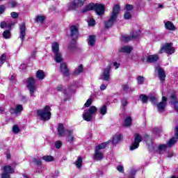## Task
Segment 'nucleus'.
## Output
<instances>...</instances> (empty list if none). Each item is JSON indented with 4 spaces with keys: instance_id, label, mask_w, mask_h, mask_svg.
<instances>
[{
    "instance_id": "nucleus-1",
    "label": "nucleus",
    "mask_w": 178,
    "mask_h": 178,
    "mask_svg": "<svg viewBox=\"0 0 178 178\" xmlns=\"http://www.w3.org/2000/svg\"><path fill=\"white\" fill-rule=\"evenodd\" d=\"M88 10H95L98 16H102V15L105 13V6L99 3H89L82 10V13H86V12H88Z\"/></svg>"
},
{
    "instance_id": "nucleus-2",
    "label": "nucleus",
    "mask_w": 178,
    "mask_h": 178,
    "mask_svg": "<svg viewBox=\"0 0 178 178\" xmlns=\"http://www.w3.org/2000/svg\"><path fill=\"white\" fill-rule=\"evenodd\" d=\"M120 11V7L119 5H115L113 8V11L110 15V18L104 22V26L106 29H109L113 26L114 23L116 22V19H118V15H119Z\"/></svg>"
},
{
    "instance_id": "nucleus-3",
    "label": "nucleus",
    "mask_w": 178,
    "mask_h": 178,
    "mask_svg": "<svg viewBox=\"0 0 178 178\" xmlns=\"http://www.w3.org/2000/svg\"><path fill=\"white\" fill-rule=\"evenodd\" d=\"M37 115L40 120H49L51 119V107L46 106L43 109L38 110Z\"/></svg>"
},
{
    "instance_id": "nucleus-4",
    "label": "nucleus",
    "mask_w": 178,
    "mask_h": 178,
    "mask_svg": "<svg viewBox=\"0 0 178 178\" xmlns=\"http://www.w3.org/2000/svg\"><path fill=\"white\" fill-rule=\"evenodd\" d=\"M97 108L95 106H91L89 109L85 110L83 113V118L86 122H91L92 117L97 113Z\"/></svg>"
},
{
    "instance_id": "nucleus-5",
    "label": "nucleus",
    "mask_w": 178,
    "mask_h": 178,
    "mask_svg": "<svg viewBox=\"0 0 178 178\" xmlns=\"http://www.w3.org/2000/svg\"><path fill=\"white\" fill-rule=\"evenodd\" d=\"M26 87L29 91L30 97L34 98L35 95L34 92H35V79L33 77H30L26 81Z\"/></svg>"
},
{
    "instance_id": "nucleus-6",
    "label": "nucleus",
    "mask_w": 178,
    "mask_h": 178,
    "mask_svg": "<svg viewBox=\"0 0 178 178\" xmlns=\"http://www.w3.org/2000/svg\"><path fill=\"white\" fill-rule=\"evenodd\" d=\"M175 47L172 46L171 43H165L161 47L159 54H163V52H165L168 55H172L175 54Z\"/></svg>"
},
{
    "instance_id": "nucleus-7",
    "label": "nucleus",
    "mask_w": 178,
    "mask_h": 178,
    "mask_svg": "<svg viewBox=\"0 0 178 178\" xmlns=\"http://www.w3.org/2000/svg\"><path fill=\"white\" fill-rule=\"evenodd\" d=\"M111 69H112L111 65H108L106 68H104L99 76V80L111 81Z\"/></svg>"
},
{
    "instance_id": "nucleus-8",
    "label": "nucleus",
    "mask_w": 178,
    "mask_h": 178,
    "mask_svg": "<svg viewBox=\"0 0 178 178\" xmlns=\"http://www.w3.org/2000/svg\"><path fill=\"white\" fill-rule=\"evenodd\" d=\"M143 141V137L141 135L138 134H136L134 135V141L130 147V151H134V149H137L138 147H140V143Z\"/></svg>"
},
{
    "instance_id": "nucleus-9",
    "label": "nucleus",
    "mask_w": 178,
    "mask_h": 178,
    "mask_svg": "<svg viewBox=\"0 0 178 178\" xmlns=\"http://www.w3.org/2000/svg\"><path fill=\"white\" fill-rule=\"evenodd\" d=\"M177 140H176V138L173 137L167 143V145H159V151L161 154V152H163L166 151V149L168 147H172V145H175Z\"/></svg>"
},
{
    "instance_id": "nucleus-10",
    "label": "nucleus",
    "mask_w": 178,
    "mask_h": 178,
    "mask_svg": "<svg viewBox=\"0 0 178 178\" xmlns=\"http://www.w3.org/2000/svg\"><path fill=\"white\" fill-rule=\"evenodd\" d=\"M140 30L133 31L130 33V35H122L121 40L125 42H127V41H131V40H134V38H137V37L140 35Z\"/></svg>"
},
{
    "instance_id": "nucleus-11",
    "label": "nucleus",
    "mask_w": 178,
    "mask_h": 178,
    "mask_svg": "<svg viewBox=\"0 0 178 178\" xmlns=\"http://www.w3.org/2000/svg\"><path fill=\"white\" fill-rule=\"evenodd\" d=\"M65 137L67 143H70V144H72V143L76 141V138L74 137V132L73 131V129H67Z\"/></svg>"
},
{
    "instance_id": "nucleus-12",
    "label": "nucleus",
    "mask_w": 178,
    "mask_h": 178,
    "mask_svg": "<svg viewBox=\"0 0 178 178\" xmlns=\"http://www.w3.org/2000/svg\"><path fill=\"white\" fill-rule=\"evenodd\" d=\"M166 97L163 96L162 97V102L156 104L158 111L160 113H162V112H165V108H166Z\"/></svg>"
},
{
    "instance_id": "nucleus-13",
    "label": "nucleus",
    "mask_w": 178,
    "mask_h": 178,
    "mask_svg": "<svg viewBox=\"0 0 178 178\" xmlns=\"http://www.w3.org/2000/svg\"><path fill=\"white\" fill-rule=\"evenodd\" d=\"M16 167V163H13L11 165H6L2 168L3 173L6 175H10L11 173H15V168Z\"/></svg>"
},
{
    "instance_id": "nucleus-14",
    "label": "nucleus",
    "mask_w": 178,
    "mask_h": 178,
    "mask_svg": "<svg viewBox=\"0 0 178 178\" xmlns=\"http://www.w3.org/2000/svg\"><path fill=\"white\" fill-rule=\"evenodd\" d=\"M19 38L22 41V42H23V41H24V38L26 37V24L24 22L22 23L19 25Z\"/></svg>"
},
{
    "instance_id": "nucleus-15",
    "label": "nucleus",
    "mask_w": 178,
    "mask_h": 178,
    "mask_svg": "<svg viewBox=\"0 0 178 178\" xmlns=\"http://www.w3.org/2000/svg\"><path fill=\"white\" fill-rule=\"evenodd\" d=\"M155 67L156 70L158 72L159 78L160 79L161 81H165V78L166 77L165 71H163V70L159 65H156Z\"/></svg>"
},
{
    "instance_id": "nucleus-16",
    "label": "nucleus",
    "mask_w": 178,
    "mask_h": 178,
    "mask_svg": "<svg viewBox=\"0 0 178 178\" xmlns=\"http://www.w3.org/2000/svg\"><path fill=\"white\" fill-rule=\"evenodd\" d=\"M70 35L74 40L79 36V29L76 25H72L70 27Z\"/></svg>"
},
{
    "instance_id": "nucleus-17",
    "label": "nucleus",
    "mask_w": 178,
    "mask_h": 178,
    "mask_svg": "<svg viewBox=\"0 0 178 178\" xmlns=\"http://www.w3.org/2000/svg\"><path fill=\"white\" fill-rule=\"evenodd\" d=\"M57 130L60 137H65V136H66L67 129H65V125H63V124H58Z\"/></svg>"
},
{
    "instance_id": "nucleus-18",
    "label": "nucleus",
    "mask_w": 178,
    "mask_h": 178,
    "mask_svg": "<svg viewBox=\"0 0 178 178\" xmlns=\"http://www.w3.org/2000/svg\"><path fill=\"white\" fill-rule=\"evenodd\" d=\"M93 158L95 161H101L102 159H104V152H102V150L95 149Z\"/></svg>"
},
{
    "instance_id": "nucleus-19",
    "label": "nucleus",
    "mask_w": 178,
    "mask_h": 178,
    "mask_svg": "<svg viewBox=\"0 0 178 178\" xmlns=\"http://www.w3.org/2000/svg\"><path fill=\"white\" fill-rule=\"evenodd\" d=\"M23 111V106L22 104H17L15 108H11V113L14 115H20Z\"/></svg>"
},
{
    "instance_id": "nucleus-20",
    "label": "nucleus",
    "mask_w": 178,
    "mask_h": 178,
    "mask_svg": "<svg viewBox=\"0 0 178 178\" xmlns=\"http://www.w3.org/2000/svg\"><path fill=\"white\" fill-rule=\"evenodd\" d=\"M60 70L61 72H63V76H65L66 77L69 76L70 72H69V70L67 69V66H66V63H62L60 64Z\"/></svg>"
},
{
    "instance_id": "nucleus-21",
    "label": "nucleus",
    "mask_w": 178,
    "mask_h": 178,
    "mask_svg": "<svg viewBox=\"0 0 178 178\" xmlns=\"http://www.w3.org/2000/svg\"><path fill=\"white\" fill-rule=\"evenodd\" d=\"M159 59V56L158 54L149 55L147 56L146 61L149 62V63H154L155 62H158Z\"/></svg>"
},
{
    "instance_id": "nucleus-22",
    "label": "nucleus",
    "mask_w": 178,
    "mask_h": 178,
    "mask_svg": "<svg viewBox=\"0 0 178 178\" xmlns=\"http://www.w3.org/2000/svg\"><path fill=\"white\" fill-rule=\"evenodd\" d=\"M15 26V22L10 20V22H3L0 24L1 29H5L6 27L7 29H11Z\"/></svg>"
},
{
    "instance_id": "nucleus-23",
    "label": "nucleus",
    "mask_w": 178,
    "mask_h": 178,
    "mask_svg": "<svg viewBox=\"0 0 178 178\" xmlns=\"http://www.w3.org/2000/svg\"><path fill=\"white\" fill-rule=\"evenodd\" d=\"M96 41H97V38H96L95 35H91L88 36V44L89 45V47H95Z\"/></svg>"
},
{
    "instance_id": "nucleus-24",
    "label": "nucleus",
    "mask_w": 178,
    "mask_h": 178,
    "mask_svg": "<svg viewBox=\"0 0 178 178\" xmlns=\"http://www.w3.org/2000/svg\"><path fill=\"white\" fill-rule=\"evenodd\" d=\"M77 8V3L75 1H70L67 4V10L69 12L70 10H75V9Z\"/></svg>"
},
{
    "instance_id": "nucleus-25",
    "label": "nucleus",
    "mask_w": 178,
    "mask_h": 178,
    "mask_svg": "<svg viewBox=\"0 0 178 178\" xmlns=\"http://www.w3.org/2000/svg\"><path fill=\"white\" fill-rule=\"evenodd\" d=\"M171 99H172L175 103H173V102L171 101V103L174 104V108L175 109V111H177V112L178 113V102H176L177 99V96L176 95V93H173L171 96H170Z\"/></svg>"
},
{
    "instance_id": "nucleus-26",
    "label": "nucleus",
    "mask_w": 178,
    "mask_h": 178,
    "mask_svg": "<svg viewBox=\"0 0 178 178\" xmlns=\"http://www.w3.org/2000/svg\"><path fill=\"white\" fill-rule=\"evenodd\" d=\"M54 60L57 63H60L63 62V57L62 56V53L58 52V53L54 54Z\"/></svg>"
},
{
    "instance_id": "nucleus-27",
    "label": "nucleus",
    "mask_w": 178,
    "mask_h": 178,
    "mask_svg": "<svg viewBox=\"0 0 178 178\" xmlns=\"http://www.w3.org/2000/svg\"><path fill=\"white\" fill-rule=\"evenodd\" d=\"M165 27L167 30H170V31L176 30V27L170 21H168L165 23Z\"/></svg>"
},
{
    "instance_id": "nucleus-28",
    "label": "nucleus",
    "mask_w": 178,
    "mask_h": 178,
    "mask_svg": "<svg viewBox=\"0 0 178 178\" xmlns=\"http://www.w3.org/2000/svg\"><path fill=\"white\" fill-rule=\"evenodd\" d=\"M51 49H52L53 54H54L60 52L59 51V43H58V42H53V44L51 46Z\"/></svg>"
},
{
    "instance_id": "nucleus-29",
    "label": "nucleus",
    "mask_w": 178,
    "mask_h": 178,
    "mask_svg": "<svg viewBox=\"0 0 178 178\" xmlns=\"http://www.w3.org/2000/svg\"><path fill=\"white\" fill-rule=\"evenodd\" d=\"M122 140V135L120 134H116L112 140L113 144H118Z\"/></svg>"
},
{
    "instance_id": "nucleus-30",
    "label": "nucleus",
    "mask_w": 178,
    "mask_h": 178,
    "mask_svg": "<svg viewBox=\"0 0 178 178\" xmlns=\"http://www.w3.org/2000/svg\"><path fill=\"white\" fill-rule=\"evenodd\" d=\"M133 51V47L131 46H124L120 49V52H124L126 54H130Z\"/></svg>"
},
{
    "instance_id": "nucleus-31",
    "label": "nucleus",
    "mask_w": 178,
    "mask_h": 178,
    "mask_svg": "<svg viewBox=\"0 0 178 178\" xmlns=\"http://www.w3.org/2000/svg\"><path fill=\"white\" fill-rule=\"evenodd\" d=\"M36 78L38 80H44L45 79V73L42 70H38L36 72Z\"/></svg>"
},
{
    "instance_id": "nucleus-32",
    "label": "nucleus",
    "mask_w": 178,
    "mask_h": 178,
    "mask_svg": "<svg viewBox=\"0 0 178 178\" xmlns=\"http://www.w3.org/2000/svg\"><path fill=\"white\" fill-rule=\"evenodd\" d=\"M108 111V107L106 105H103L99 108V113L100 115H102V116L106 115V112Z\"/></svg>"
},
{
    "instance_id": "nucleus-33",
    "label": "nucleus",
    "mask_w": 178,
    "mask_h": 178,
    "mask_svg": "<svg viewBox=\"0 0 178 178\" xmlns=\"http://www.w3.org/2000/svg\"><path fill=\"white\" fill-rule=\"evenodd\" d=\"M87 22L89 27H94V26H95V19H94L92 17H88Z\"/></svg>"
},
{
    "instance_id": "nucleus-34",
    "label": "nucleus",
    "mask_w": 178,
    "mask_h": 178,
    "mask_svg": "<svg viewBox=\"0 0 178 178\" xmlns=\"http://www.w3.org/2000/svg\"><path fill=\"white\" fill-rule=\"evenodd\" d=\"M131 125V117L128 116L124 120V126H125V127H129V126Z\"/></svg>"
},
{
    "instance_id": "nucleus-35",
    "label": "nucleus",
    "mask_w": 178,
    "mask_h": 178,
    "mask_svg": "<svg viewBox=\"0 0 178 178\" xmlns=\"http://www.w3.org/2000/svg\"><path fill=\"white\" fill-rule=\"evenodd\" d=\"M76 168L80 169L83 166V159L81 157H78L76 161L74 163Z\"/></svg>"
},
{
    "instance_id": "nucleus-36",
    "label": "nucleus",
    "mask_w": 178,
    "mask_h": 178,
    "mask_svg": "<svg viewBox=\"0 0 178 178\" xmlns=\"http://www.w3.org/2000/svg\"><path fill=\"white\" fill-rule=\"evenodd\" d=\"M139 99L141 100L143 104H147V101L149 99V97L142 94L140 95Z\"/></svg>"
},
{
    "instance_id": "nucleus-37",
    "label": "nucleus",
    "mask_w": 178,
    "mask_h": 178,
    "mask_svg": "<svg viewBox=\"0 0 178 178\" xmlns=\"http://www.w3.org/2000/svg\"><path fill=\"white\" fill-rule=\"evenodd\" d=\"M44 20H45V16H44V15H37L36 16L37 23H44Z\"/></svg>"
},
{
    "instance_id": "nucleus-38",
    "label": "nucleus",
    "mask_w": 178,
    "mask_h": 178,
    "mask_svg": "<svg viewBox=\"0 0 178 178\" xmlns=\"http://www.w3.org/2000/svg\"><path fill=\"white\" fill-rule=\"evenodd\" d=\"M107 143H102L99 145H97L95 148V149H97V151H101V149H104V148H106Z\"/></svg>"
},
{
    "instance_id": "nucleus-39",
    "label": "nucleus",
    "mask_w": 178,
    "mask_h": 178,
    "mask_svg": "<svg viewBox=\"0 0 178 178\" xmlns=\"http://www.w3.org/2000/svg\"><path fill=\"white\" fill-rule=\"evenodd\" d=\"M144 81H145V78L143 76H138L137 77V83L139 85L144 84Z\"/></svg>"
},
{
    "instance_id": "nucleus-40",
    "label": "nucleus",
    "mask_w": 178,
    "mask_h": 178,
    "mask_svg": "<svg viewBox=\"0 0 178 178\" xmlns=\"http://www.w3.org/2000/svg\"><path fill=\"white\" fill-rule=\"evenodd\" d=\"M42 159L46 162H52V161H54V157L52 156H44L42 157Z\"/></svg>"
},
{
    "instance_id": "nucleus-41",
    "label": "nucleus",
    "mask_w": 178,
    "mask_h": 178,
    "mask_svg": "<svg viewBox=\"0 0 178 178\" xmlns=\"http://www.w3.org/2000/svg\"><path fill=\"white\" fill-rule=\"evenodd\" d=\"M3 38H5L6 40H8L9 38H10V31L8 30H6L3 33Z\"/></svg>"
},
{
    "instance_id": "nucleus-42",
    "label": "nucleus",
    "mask_w": 178,
    "mask_h": 178,
    "mask_svg": "<svg viewBox=\"0 0 178 178\" xmlns=\"http://www.w3.org/2000/svg\"><path fill=\"white\" fill-rule=\"evenodd\" d=\"M6 61V55L5 54L1 55V56L0 57V67L1 66H2V65H3V63H5Z\"/></svg>"
},
{
    "instance_id": "nucleus-43",
    "label": "nucleus",
    "mask_w": 178,
    "mask_h": 178,
    "mask_svg": "<svg viewBox=\"0 0 178 178\" xmlns=\"http://www.w3.org/2000/svg\"><path fill=\"white\" fill-rule=\"evenodd\" d=\"M63 144V143H62V141H60V140H57V141L55 142L54 146L56 147V148L57 149H59L60 148V147H62Z\"/></svg>"
},
{
    "instance_id": "nucleus-44",
    "label": "nucleus",
    "mask_w": 178,
    "mask_h": 178,
    "mask_svg": "<svg viewBox=\"0 0 178 178\" xmlns=\"http://www.w3.org/2000/svg\"><path fill=\"white\" fill-rule=\"evenodd\" d=\"M20 131V129L19 128V126L17 125H14L13 127V133H15V134H17Z\"/></svg>"
},
{
    "instance_id": "nucleus-45",
    "label": "nucleus",
    "mask_w": 178,
    "mask_h": 178,
    "mask_svg": "<svg viewBox=\"0 0 178 178\" xmlns=\"http://www.w3.org/2000/svg\"><path fill=\"white\" fill-rule=\"evenodd\" d=\"M149 101H150V102H152V104H156V102H158V99H156V97H155L154 96H151L149 97Z\"/></svg>"
},
{
    "instance_id": "nucleus-46",
    "label": "nucleus",
    "mask_w": 178,
    "mask_h": 178,
    "mask_svg": "<svg viewBox=\"0 0 178 178\" xmlns=\"http://www.w3.org/2000/svg\"><path fill=\"white\" fill-rule=\"evenodd\" d=\"M124 17L126 20L131 19V13H130V11H127V13H124Z\"/></svg>"
},
{
    "instance_id": "nucleus-47",
    "label": "nucleus",
    "mask_w": 178,
    "mask_h": 178,
    "mask_svg": "<svg viewBox=\"0 0 178 178\" xmlns=\"http://www.w3.org/2000/svg\"><path fill=\"white\" fill-rule=\"evenodd\" d=\"M81 72H83V65H81L78 67V68L76 69V72H75V74H80V73H81Z\"/></svg>"
},
{
    "instance_id": "nucleus-48",
    "label": "nucleus",
    "mask_w": 178,
    "mask_h": 178,
    "mask_svg": "<svg viewBox=\"0 0 178 178\" xmlns=\"http://www.w3.org/2000/svg\"><path fill=\"white\" fill-rule=\"evenodd\" d=\"M10 16L13 17V19H17L19 17V13L16 12H12L10 13Z\"/></svg>"
},
{
    "instance_id": "nucleus-49",
    "label": "nucleus",
    "mask_w": 178,
    "mask_h": 178,
    "mask_svg": "<svg viewBox=\"0 0 178 178\" xmlns=\"http://www.w3.org/2000/svg\"><path fill=\"white\" fill-rule=\"evenodd\" d=\"M91 104H92V99H88L86 102L85 103V106L86 108H88V106H90V105H91Z\"/></svg>"
},
{
    "instance_id": "nucleus-50",
    "label": "nucleus",
    "mask_w": 178,
    "mask_h": 178,
    "mask_svg": "<svg viewBox=\"0 0 178 178\" xmlns=\"http://www.w3.org/2000/svg\"><path fill=\"white\" fill-rule=\"evenodd\" d=\"M125 9L127 12H130V10H133V6L130 4H127L125 6Z\"/></svg>"
},
{
    "instance_id": "nucleus-51",
    "label": "nucleus",
    "mask_w": 178,
    "mask_h": 178,
    "mask_svg": "<svg viewBox=\"0 0 178 178\" xmlns=\"http://www.w3.org/2000/svg\"><path fill=\"white\" fill-rule=\"evenodd\" d=\"M123 91H129V84L124 83L122 86Z\"/></svg>"
},
{
    "instance_id": "nucleus-52",
    "label": "nucleus",
    "mask_w": 178,
    "mask_h": 178,
    "mask_svg": "<svg viewBox=\"0 0 178 178\" xmlns=\"http://www.w3.org/2000/svg\"><path fill=\"white\" fill-rule=\"evenodd\" d=\"M122 105L124 107V106H127V99H126V98L122 99Z\"/></svg>"
},
{
    "instance_id": "nucleus-53",
    "label": "nucleus",
    "mask_w": 178,
    "mask_h": 178,
    "mask_svg": "<svg viewBox=\"0 0 178 178\" xmlns=\"http://www.w3.org/2000/svg\"><path fill=\"white\" fill-rule=\"evenodd\" d=\"M108 87V84H105V83H103L100 86V90L102 91H104L105 90H106V88Z\"/></svg>"
},
{
    "instance_id": "nucleus-54",
    "label": "nucleus",
    "mask_w": 178,
    "mask_h": 178,
    "mask_svg": "<svg viewBox=\"0 0 178 178\" xmlns=\"http://www.w3.org/2000/svg\"><path fill=\"white\" fill-rule=\"evenodd\" d=\"M117 170H118V172H120V173H123L124 169L123 168V166L118 165L117 166Z\"/></svg>"
},
{
    "instance_id": "nucleus-55",
    "label": "nucleus",
    "mask_w": 178,
    "mask_h": 178,
    "mask_svg": "<svg viewBox=\"0 0 178 178\" xmlns=\"http://www.w3.org/2000/svg\"><path fill=\"white\" fill-rule=\"evenodd\" d=\"M34 162L35 163H36V165H41V159H34Z\"/></svg>"
},
{
    "instance_id": "nucleus-56",
    "label": "nucleus",
    "mask_w": 178,
    "mask_h": 178,
    "mask_svg": "<svg viewBox=\"0 0 178 178\" xmlns=\"http://www.w3.org/2000/svg\"><path fill=\"white\" fill-rule=\"evenodd\" d=\"M5 12V6L1 5L0 6V15H2V13Z\"/></svg>"
},
{
    "instance_id": "nucleus-57",
    "label": "nucleus",
    "mask_w": 178,
    "mask_h": 178,
    "mask_svg": "<svg viewBox=\"0 0 178 178\" xmlns=\"http://www.w3.org/2000/svg\"><path fill=\"white\" fill-rule=\"evenodd\" d=\"M1 178H10V175L9 174H6V173H3L1 175Z\"/></svg>"
},
{
    "instance_id": "nucleus-58",
    "label": "nucleus",
    "mask_w": 178,
    "mask_h": 178,
    "mask_svg": "<svg viewBox=\"0 0 178 178\" xmlns=\"http://www.w3.org/2000/svg\"><path fill=\"white\" fill-rule=\"evenodd\" d=\"M113 65L115 66V69H119V67L120 66V63L115 61L113 63Z\"/></svg>"
},
{
    "instance_id": "nucleus-59",
    "label": "nucleus",
    "mask_w": 178,
    "mask_h": 178,
    "mask_svg": "<svg viewBox=\"0 0 178 178\" xmlns=\"http://www.w3.org/2000/svg\"><path fill=\"white\" fill-rule=\"evenodd\" d=\"M10 3L12 8H15V6H17V3H16V1H11Z\"/></svg>"
},
{
    "instance_id": "nucleus-60",
    "label": "nucleus",
    "mask_w": 178,
    "mask_h": 178,
    "mask_svg": "<svg viewBox=\"0 0 178 178\" xmlns=\"http://www.w3.org/2000/svg\"><path fill=\"white\" fill-rule=\"evenodd\" d=\"M144 140H145V141L146 144H147V145H148V140H149V136H145V137Z\"/></svg>"
},
{
    "instance_id": "nucleus-61",
    "label": "nucleus",
    "mask_w": 178,
    "mask_h": 178,
    "mask_svg": "<svg viewBox=\"0 0 178 178\" xmlns=\"http://www.w3.org/2000/svg\"><path fill=\"white\" fill-rule=\"evenodd\" d=\"M175 136L178 139V127H175Z\"/></svg>"
},
{
    "instance_id": "nucleus-62",
    "label": "nucleus",
    "mask_w": 178,
    "mask_h": 178,
    "mask_svg": "<svg viewBox=\"0 0 178 178\" xmlns=\"http://www.w3.org/2000/svg\"><path fill=\"white\" fill-rule=\"evenodd\" d=\"M84 2H86V0H84L83 1H79L78 4L79 5V6H83V5H84Z\"/></svg>"
},
{
    "instance_id": "nucleus-63",
    "label": "nucleus",
    "mask_w": 178,
    "mask_h": 178,
    "mask_svg": "<svg viewBox=\"0 0 178 178\" xmlns=\"http://www.w3.org/2000/svg\"><path fill=\"white\" fill-rule=\"evenodd\" d=\"M56 90H57V91H62V86H58L56 88Z\"/></svg>"
},
{
    "instance_id": "nucleus-64",
    "label": "nucleus",
    "mask_w": 178,
    "mask_h": 178,
    "mask_svg": "<svg viewBox=\"0 0 178 178\" xmlns=\"http://www.w3.org/2000/svg\"><path fill=\"white\" fill-rule=\"evenodd\" d=\"M35 51H33L31 53V58H35Z\"/></svg>"
}]
</instances>
